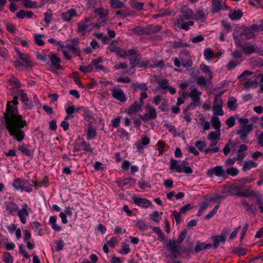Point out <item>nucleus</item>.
<instances>
[{"instance_id":"nucleus-40","label":"nucleus","mask_w":263,"mask_h":263,"mask_svg":"<svg viewBox=\"0 0 263 263\" xmlns=\"http://www.w3.org/2000/svg\"><path fill=\"white\" fill-rule=\"evenodd\" d=\"M158 84L159 87L162 89H166L169 86L168 81L165 79L158 81Z\"/></svg>"},{"instance_id":"nucleus-39","label":"nucleus","mask_w":263,"mask_h":263,"mask_svg":"<svg viewBox=\"0 0 263 263\" xmlns=\"http://www.w3.org/2000/svg\"><path fill=\"white\" fill-rule=\"evenodd\" d=\"M110 6L113 8L120 9L125 7L124 3L119 0H116L110 3Z\"/></svg>"},{"instance_id":"nucleus-11","label":"nucleus","mask_w":263,"mask_h":263,"mask_svg":"<svg viewBox=\"0 0 263 263\" xmlns=\"http://www.w3.org/2000/svg\"><path fill=\"white\" fill-rule=\"evenodd\" d=\"M28 208V206L27 204H24L23 206V208L20 210H18L17 212V215L18 216L21 222L23 224H25L26 222V218L29 216Z\"/></svg>"},{"instance_id":"nucleus-56","label":"nucleus","mask_w":263,"mask_h":263,"mask_svg":"<svg viewBox=\"0 0 263 263\" xmlns=\"http://www.w3.org/2000/svg\"><path fill=\"white\" fill-rule=\"evenodd\" d=\"M34 37L35 43L39 46H42L45 44V42L42 39V35L40 34H35Z\"/></svg>"},{"instance_id":"nucleus-58","label":"nucleus","mask_w":263,"mask_h":263,"mask_svg":"<svg viewBox=\"0 0 263 263\" xmlns=\"http://www.w3.org/2000/svg\"><path fill=\"white\" fill-rule=\"evenodd\" d=\"M135 88L136 89H139L143 91H147L148 90V87L146 84L145 83H137L135 85Z\"/></svg>"},{"instance_id":"nucleus-47","label":"nucleus","mask_w":263,"mask_h":263,"mask_svg":"<svg viewBox=\"0 0 263 263\" xmlns=\"http://www.w3.org/2000/svg\"><path fill=\"white\" fill-rule=\"evenodd\" d=\"M175 12L174 11L169 9H162L160 11L159 17H164L169 15H174Z\"/></svg>"},{"instance_id":"nucleus-51","label":"nucleus","mask_w":263,"mask_h":263,"mask_svg":"<svg viewBox=\"0 0 263 263\" xmlns=\"http://www.w3.org/2000/svg\"><path fill=\"white\" fill-rule=\"evenodd\" d=\"M181 61V65L184 67H189L193 65L191 59H180Z\"/></svg>"},{"instance_id":"nucleus-26","label":"nucleus","mask_w":263,"mask_h":263,"mask_svg":"<svg viewBox=\"0 0 263 263\" xmlns=\"http://www.w3.org/2000/svg\"><path fill=\"white\" fill-rule=\"evenodd\" d=\"M257 163L252 161V160H249L246 161L244 163L243 166L242 167V170L244 172H246L247 171L251 170L252 168H255L257 167Z\"/></svg>"},{"instance_id":"nucleus-38","label":"nucleus","mask_w":263,"mask_h":263,"mask_svg":"<svg viewBox=\"0 0 263 263\" xmlns=\"http://www.w3.org/2000/svg\"><path fill=\"white\" fill-rule=\"evenodd\" d=\"M220 134L217 130L216 132H211L208 136L209 139L212 141H219L220 139Z\"/></svg>"},{"instance_id":"nucleus-28","label":"nucleus","mask_w":263,"mask_h":263,"mask_svg":"<svg viewBox=\"0 0 263 263\" xmlns=\"http://www.w3.org/2000/svg\"><path fill=\"white\" fill-rule=\"evenodd\" d=\"M211 123L212 126L215 128L217 132L220 133V128L221 126V123L219 118L217 117H213L211 120Z\"/></svg>"},{"instance_id":"nucleus-36","label":"nucleus","mask_w":263,"mask_h":263,"mask_svg":"<svg viewBox=\"0 0 263 263\" xmlns=\"http://www.w3.org/2000/svg\"><path fill=\"white\" fill-rule=\"evenodd\" d=\"M146 108L148 110V114H147L152 119H154L157 118V114L156 109L151 106L150 105H146Z\"/></svg>"},{"instance_id":"nucleus-13","label":"nucleus","mask_w":263,"mask_h":263,"mask_svg":"<svg viewBox=\"0 0 263 263\" xmlns=\"http://www.w3.org/2000/svg\"><path fill=\"white\" fill-rule=\"evenodd\" d=\"M61 16L63 21L68 22L73 17L77 16L78 14L75 9H70L66 12L62 13Z\"/></svg>"},{"instance_id":"nucleus-60","label":"nucleus","mask_w":263,"mask_h":263,"mask_svg":"<svg viewBox=\"0 0 263 263\" xmlns=\"http://www.w3.org/2000/svg\"><path fill=\"white\" fill-rule=\"evenodd\" d=\"M240 62H238L237 60H232L229 62L227 65V68L228 70H232L234 69L237 65L240 64Z\"/></svg>"},{"instance_id":"nucleus-27","label":"nucleus","mask_w":263,"mask_h":263,"mask_svg":"<svg viewBox=\"0 0 263 263\" xmlns=\"http://www.w3.org/2000/svg\"><path fill=\"white\" fill-rule=\"evenodd\" d=\"M94 13L99 15L100 18H103L108 15L109 11L107 9H104L102 7H100L95 9Z\"/></svg>"},{"instance_id":"nucleus-1","label":"nucleus","mask_w":263,"mask_h":263,"mask_svg":"<svg viewBox=\"0 0 263 263\" xmlns=\"http://www.w3.org/2000/svg\"><path fill=\"white\" fill-rule=\"evenodd\" d=\"M17 99L18 97L15 96L12 101H8L2 124L13 139L21 142L25 139V133L23 128L27 125V122L18 114Z\"/></svg>"},{"instance_id":"nucleus-33","label":"nucleus","mask_w":263,"mask_h":263,"mask_svg":"<svg viewBox=\"0 0 263 263\" xmlns=\"http://www.w3.org/2000/svg\"><path fill=\"white\" fill-rule=\"evenodd\" d=\"M40 223L37 221L33 222L31 225V228L34 230L35 233L39 236H42L43 235V233L42 230L40 228Z\"/></svg>"},{"instance_id":"nucleus-2","label":"nucleus","mask_w":263,"mask_h":263,"mask_svg":"<svg viewBox=\"0 0 263 263\" xmlns=\"http://www.w3.org/2000/svg\"><path fill=\"white\" fill-rule=\"evenodd\" d=\"M227 195L237 196L239 197H249L254 196V192L250 186L245 184L234 183L230 186L226 191Z\"/></svg>"},{"instance_id":"nucleus-48","label":"nucleus","mask_w":263,"mask_h":263,"mask_svg":"<svg viewBox=\"0 0 263 263\" xmlns=\"http://www.w3.org/2000/svg\"><path fill=\"white\" fill-rule=\"evenodd\" d=\"M200 69L204 73H209L210 79L213 77V73L210 71L209 67L206 65L205 64H201L200 65Z\"/></svg>"},{"instance_id":"nucleus-7","label":"nucleus","mask_w":263,"mask_h":263,"mask_svg":"<svg viewBox=\"0 0 263 263\" xmlns=\"http://www.w3.org/2000/svg\"><path fill=\"white\" fill-rule=\"evenodd\" d=\"M181 14L179 15V18H183L184 20L194 19L195 15L191 9L187 6H183L181 9Z\"/></svg>"},{"instance_id":"nucleus-29","label":"nucleus","mask_w":263,"mask_h":263,"mask_svg":"<svg viewBox=\"0 0 263 263\" xmlns=\"http://www.w3.org/2000/svg\"><path fill=\"white\" fill-rule=\"evenodd\" d=\"M242 49L243 51L248 54H251L253 53L256 52V48L254 45H250L247 46H243Z\"/></svg>"},{"instance_id":"nucleus-35","label":"nucleus","mask_w":263,"mask_h":263,"mask_svg":"<svg viewBox=\"0 0 263 263\" xmlns=\"http://www.w3.org/2000/svg\"><path fill=\"white\" fill-rule=\"evenodd\" d=\"M226 178L228 177V175H231L232 176H236L239 173V170L234 167H230L228 168L226 171Z\"/></svg>"},{"instance_id":"nucleus-22","label":"nucleus","mask_w":263,"mask_h":263,"mask_svg":"<svg viewBox=\"0 0 263 263\" xmlns=\"http://www.w3.org/2000/svg\"><path fill=\"white\" fill-rule=\"evenodd\" d=\"M17 95L21 98V101L25 103L26 106L28 108H31L32 105L27 103L28 98L27 97V94L24 93V91L22 89L17 90Z\"/></svg>"},{"instance_id":"nucleus-23","label":"nucleus","mask_w":263,"mask_h":263,"mask_svg":"<svg viewBox=\"0 0 263 263\" xmlns=\"http://www.w3.org/2000/svg\"><path fill=\"white\" fill-rule=\"evenodd\" d=\"M177 243V242L175 239L173 241L170 239L167 245V249H169L173 254H176L178 251Z\"/></svg>"},{"instance_id":"nucleus-46","label":"nucleus","mask_w":263,"mask_h":263,"mask_svg":"<svg viewBox=\"0 0 263 263\" xmlns=\"http://www.w3.org/2000/svg\"><path fill=\"white\" fill-rule=\"evenodd\" d=\"M52 20V13L50 10H48L44 13V21L46 23L49 24Z\"/></svg>"},{"instance_id":"nucleus-37","label":"nucleus","mask_w":263,"mask_h":263,"mask_svg":"<svg viewBox=\"0 0 263 263\" xmlns=\"http://www.w3.org/2000/svg\"><path fill=\"white\" fill-rule=\"evenodd\" d=\"M222 94V92H221L219 95H216L214 98V104L213 106L214 108H216V107H222V100L221 98V95Z\"/></svg>"},{"instance_id":"nucleus-4","label":"nucleus","mask_w":263,"mask_h":263,"mask_svg":"<svg viewBox=\"0 0 263 263\" xmlns=\"http://www.w3.org/2000/svg\"><path fill=\"white\" fill-rule=\"evenodd\" d=\"M207 175L212 178L214 175L220 178H226V173L221 165L212 167L208 170Z\"/></svg>"},{"instance_id":"nucleus-5","label":"nucleus","mask_w":263,"mask_h":263,"mask_svg":"<svg viewBox=\"0 0 263 263\" xmlns=\"http://www.w3.org/2000/svg\"><path fill=\"white\" fill-rule=\"evenodd\" d=\"M80 43L79 39L78 38H74L68 41V43L66 44V48L67 47L70 50H71L74 54H77L79 56L80 55V49L79 46Z\"/></svg>"},{"instance_id":"nucleus-55","label":"nucleus","mask_w":263,"mask_h":263,"mask_svg":"<svg viewBox=\"0 0 263 263\" xmlns=\"http://www.w3.org/2000/svg\"><path fill=\"white\" fill-rule=\"evenodd\" d=\"M23 2L26 7L30 8L36 7V3L35 2H33L30 0H23Z\"/></svg>"},{"instance_id":"nucleus-32","label":"nucleus","mask_w":263,"mask_h":263,"mask_svg":"<svg viewBox=\"0 0 263 263\" xmlns=\"http://www.w3.org/2000/svg\"><path fill=\"white\" fill-rule=\"evenodd\" d=\"M236 99L233 97H230L227 103L228 107L231 110H234L237 108V105L236 104Z\"/></svg>"},{"instance_id":"nucleus-25","label":"nucleus","mask_w":263,"mask_h":263,"mask_svg":"<svg viewBox=\"0 0 263 263\" xmlns=\"http://www.w3.org/2000/svg\"><path fill=\"white\" fill-rule=\"evenodd\" d=\"M212 11L213 12H218L222 8V5L220 0H212Z\"/></svg>"},{"instance_id":"nucleus-44","label":"nucleus","mask_w":263,"mask_h":263,"mask_svg":"<svg viewBox=\"0 0 263 263\" xmlns=\"http://www.w3.org/2000/svg\"><path fill=\"white\" fill-rule=\"evenodd\" d=\"M80 146L81 148L86 151V152H90L92 153V151L90 148V145L88 143H86L84 141H82L80 142Z\"/></svg>"},{"instance_id":"nucleus-9","label":"nucleus","mask_w":263,"mask_h":263,"mask_svg":"<svg viewBox=\"0 0 263 263\" xmlns=\"http://www.w3.org/2000/svg\"><path fill=\"white\" fill-rule=\"evenodd\" d=\"M111 91L112 97L116 100L121 102H125L126 100L124 92L121 88L115 87Z\"/></svg>"},{"instance_id":"nucleus-3","label":"nucleus","mask_w":263,"mask_h":263,"mask_svg":"<svg viewBox=\"0 0 263 263\" xmlns=\"http://www.w3.org/2000/svg\"><path fill=\"white\" fill-rule=\"evenodd\" d=\"M12 186L16 191L30 193L33 190V184L27 180L21 178L15 179L12 183Z\"/></svg>"},{"instance_id":"nucleus-21","label":"nucleus","mask_w":263,"mask_h":263,"mask_svg":"<svg viewBox=\"0 0 263 263\" xmlns=\"http://www.w3.org/2000/svg\"><path fill=\"white\" fill-rule=\"evenodd\" d=\"M212 239L214 242L212 247L214 249L217 248L220 242L224 243L226 241V237L222 235L214 236L212 237Z\"/></svg>"},{"instance_id":"nucleus-54","label":"nucleus","mask_w":263,"mask_h":263,"mask_svg":"<svg viewBox=\"0 0 263 263\" xmlns=\"http://www.w3.org/2000/svg\"><path fill=\"white\" fill-rule=\"evenodd\" d=\"M179 59H191L189 51L186 49L180 51Z\"/></svg>"},{"instance_id":"nucleus-49","label":"nucleus","mask_w":263,"mask_h":263,"mask_svg":"<svg viewBox=\"0 0 263 263\" xmlns=\"http://www.w3.org/2000/svg\"><path fill=\"white\" fill-rule=\"evenodd\" d=\"M83 116L84 119L88 122L91 123L93 120L92 112L89 110H85L84 112Z\"/></svg>"},{"instance_id":"nucleus-31","label":"nucleus","mask_w":263,"mask_h":263,"mask_svg":"<svg viewBox=\"0 0 263 263\" xmlns=\"http://www.w3.org/2000/svg\"><path fill=\"white\" fill-rule=\"evenodd\" d=\"M102 61L101 58H98L96 59H93L90 62L92 67H95L97 69L103 70L104 67L102 65H100V62Z\"/></svg>"},{"instance_id":"nucleus-24","label":"nucleus","mask_w":263,"mask_h":263,"mask_svg":"<svg viewBox=\"0 0 263 263\" xmlns=\"http://www.w3.org/2000/svg\"><path fill=\"white\" fill-rule=\"evenodd\" d=\"M145 28L146 31V35H149L159 32L161 29V27L159 25H149L145 27Z\"/></svg>"},{"instance_id":"nucleus-50","label":"nucleus","mask_w":263,"mask_h":263,"mask_svg":"<svg viewBox=\"0 0 263 263\" xmlns=\"http://www.w3.org/2000/svg\"><path fill=\"white\" fill-rule=\"evenodd\" d=\"M87 135L89 140L93 139L96 135V129L92 126H89L88 129Z\"/></svg>"},{"instance_id":"nucleus-43","label":"nucleus","mask_w":263,"mask_h":263,"mask_svg":"<svg viewBox=\"0 0 263 263\" xmlns=\"http://www.w3.org/2000/svg\"><path fill=\"white\" fill-rule=\"evenodd\" d=\"M204 56L206 60L209 61L213 57L214 52L210 48H205L204 51Z\"/></svg>"},{"instance_id":"nucleus-53","label":"nucleus","mask_w":263,"mask_h":263,"mask_svg":"<svg viewBox=\"0 0 263 263\" xmlns=\"http://www.w3.org/2000/svg\"><path fill=\"white\" fill-rule=\"evenodd\" d=\"M133 31L139 35H144L146 33V28H142L141 27L137 26L134 28Z\"/></svg>"},{"instance_id":"nucleus-8","label":"nucleus","mask_w":263,"mask_h":263,"mask_svg":"<svg viewBox=\"0 0 263 263\" xmlns=\"http://www.w3.org/2000/svg\"><path fill=\"white\" fill-rule=\"evenodd\" d=\"M17 56L24 62V67L26 68H31L33 66V63L31 60L30 57L27 54L20 52L18 50H16Z\"/></svg>"},{"instance_id":"nucleus-59","label":"nucleus","mask_w":263,"mask_h":263,"mask_svg":"<svg viewBox=\"0 0 263 263\" xmlns=\"http://www.w3.org/2000/svg\"><path fill=\"white\" fill-rule=\"evenodd\" d=\"M187 234V231L186 230H183L181 233L180 234L177 240H176L178 243H181L184 239L185 238Z\"/></svg>"},{"instance_id":"nucleus-20","label":"nucleus","mask_w":263,"mask_h":263,"mask_svg":"<svg viewBox=\"0 0 263 263\" xmlns=\"http://www.w3.org/2000/svg\"><path fill=\"white\" fill-rule=\"evenodd\" d=\"M228 15L232 20L236 21L242 17L243 13L240 9H237L231 11Z\"/></svg>"},{"instance_id":"nucleus-57","label":"nucleus","mask_w":263,"mask_h":263,"mask_svg":"<svg viewBox=\"0 0 263 263\" xmlns=\"http://www.w3.org/2000/svg\"><path fill=\"white\" fill-rule=\"evenodd\" d=\"M219 207V203H218L214 209L205 216L206 219H209L212 218L217 212L218 208Z\"/></svg>"},{"instance_id":"nucleus-15","label":"nucleus","mask_w":263,"mask_h":263,"mask_svg":"<svg viewBox=\"0 0 263 263\" xmlns=\"http://www.w3.org/2000/svg\"><path fill=\"white\" fill-rule=\"evenodd\" d=\"M133 201L135 204L141 206L142 208H146L151 205L150 201L144 198L134 197Z\"/></svg>"},{"instance_id":"nucleus-14","label":"nucleus","mask_w":263,"mask_h":263,"mask_svg":"<svg viewBox=\"0 0 263 263\" xmlns=\"http://www.w3.org/2000/svg\"><path fill=\"white\" fill-rule=\"evenodd\" d=\"M201 95V92L199 91L197 89H193L190 94V97L192 99V102L195 103L196 105H200V96Z\"/></svg>"},{"instance_id":"nucleus-19","label":"nucleus","mask_w":263,"mask_h":263,"mask_svg":"<svg viewBox=\"0 0 263 263\" xmlns=\"http://www.w3.org/2000/svg\"><path fill=\"white\" fill-rule=\"evenodd\" d=\"M212 247V243H206L205 242H200L198 241L195 247L194 251L196 253H198L202 250L211 249Z\"/></svg>"},{"instance_id":"nucleus-34","label":"nucleus","mask_w":263,"mask_h":263,"mask_svg":"<svg viewBox=\"0 0 263 263\" xmlns=\"http://www.w3.org/2000/svg\"><path fill=\"white\" fill-rule=\"evenodd\" d=\"M196 16L195 15V18L196 20H203L206 18V14L204 12L202 8H198L196 10Z\"/></svg>"},{"instance_id":"nucleus-12","label":"nucleus","mask_w":263,"mask_h":263,"mask_svg":"<svg viewBox=\"0 0 263 263\" xmlns=\"http://www.w3.org/2000/svg\"><path fill=\"white\" fill-rule=\"evenodd\" d=\"M5 206L8 214L10 215H15L18 210V205L11 201L6 202Z\"/></svg>"},{"instance_id":"nucleus-18","label":"nucleus","mask_w":263,"mask_h":263,"mask_svg":"<svg viewBox=\"0 0 263 263\" xmlns=\"http://www.w3.org/2000/svg\"><path fill=\"white\" fill-rule=\"evenodd\" d=\"M49 59L52 66L57 69H62V66L60 65L61 59L55 54H52L49 57Z\"/></svg>"},{"instance_id":"nucleus-17","label":"nucleus","mask_w":263,"mask_h":263,"mask_svg":"<svg viewBox=\"0 0 263 263\" xmlns=\"http://www.w3.org/2000/svg\"><path fill=\"white\" fill-rule=\"evenodd\" d=\"M144 104V101H136L129 108L128 114L132 115V112H137L139 110Z\"/></svg>"},{"instance_id":"nucleus-10","label":"nucleus","mask_w":263,"mask_h":263,"mask_svg":"<svg viewBox=\"0 0 263 263\" xmlns=\"http://www.w3.org/2000/svg\"><path fill=\"white\" fill-rule=\"evenodd\" d=\"M90 24V20L85 17L83 18L80 23H78V32L81 33L83 35H84L87 31L89 29V25Z\"/></svg>"},{"instance_id":"nucleus-62","label":"nucleus","mask_w":263,"mask_h":263,"mask_svg":"<svg viewBox=\"0 0 263 263\" xmlns=\"http://www.w3.org/2000/svg\"><path fill=\"white\" fill-rule=\"evenodd\" d=\"M196 84L198 85L206 86L207 85L206 80L203 76H200L196 80Z\"/></svg>"},{"instance_id":"nucleus-61","label":"nucleus","mask_w":263,"mask_h":263,"mask_svg":"<svg viewBox=\"0 0 263 263\" xmlns=\"http://www.w3.org/2000/svg\"><path fill=\"white\" fill-rule=\"evenodd\" d=\"M55 249L57 251H60L61 250L63 249V247L64 246V242L62 240H58L55 242Z\"/></svg>"},{"instance_id":"nucleus-41","label":"nucleus","mask_w":263,"mask_h":263,"mask_svg":"<svg viewBox=\"0 0 263 263\" xmlns=\"http://www.w3.org/2000/svg\"><path fill=\"white\" fill-rule=\"evenodd\" d=\"M242 35H244L246 36V39H250L255 36V34L253 33L251 29L250 28H246L242 32Z\"/></svg>"},{"instance_id":"nucleus-63","label":"nucleus","mask_w":263,"mask_h":263,"mask_svg":"<svg viewBox=\"0 0 263 263\" xmlns=\"http://www.w3.org/2000/svg\"><path fill=\"white\" fill-rule=\"evenodd\" d=\"M232 57L235 59H240V61H242L241 59L243 56L242 53L237 50H235L231 53Z\"/></svg>"},{"instance_id":"nucleus-52","label":"nucleus","mask_w":263,"mask_h":263,"mask_svg":"<svg viewBox=\"0 0 263 263\" xmlns=\"http://www.w3.org/2000/svg\"><path fill=\"white\" fill-rule=\"evenodd\" d=\"M79 69L84 73H88L92 71L93 67H92V65L89 64L86 66H81Z\"/></svg>"},{"instance_id":"nucleus-30","label":"nucleus","mask_w":263,"mask_h":263,"mask_svg":"<svg viewBox=\"0 0 263 263\" xmlns=\"http://www.w3.org/2000/svg\"><path fill=\"white\" fill-rule=\"evenodd\" d=\"M18 149L26 156L31 157L33 155V152L29 150L25 145H20Z\"/></svg>"},{"instance_id":"nucleus-64","label":"nucleus","mask_w":263,"mask_h":263,"mask_svg":"<svg viewBox=\"0 0 263 263\" xmlns=\"http://www.w3.org/2000/svg\"><path fill=\"white\" fill-rule=\"evenodd\" d=\"M226 124L228 128H230L234 126L235 124V119L234 117H229L226 121Z\"/></svg>"},{"instance_id":"nucleus-42","label":"nucleus","mask_w":263,"mask_h":263,"mask_svg":"<svg viewBox=\"0 0 263 263\" xmlns=\"http://www.w3.org/2000/svg\"><path fill=\"white\" fill-rule=\"evenodd\" d=\"M136 227L142 231L146 230L148 229V226L146 224L145 222L141 220L137 221Z\"/></svg>"},{"instance_id":"nucleus-6","label":"nucleus","mask_w":263,"mask_h":263,"mask_svg":"<svg viewBox=\"0 0 263 263\" xmlns=\"http://www.w3.org/2000/svg\"><path fill=\"white\" fill-rule=\"evenodd\" d=\"M252 129L253 124H248L247 127H239V128L236 130V134L239 136V138L242 141L246 142L248 135Z\"/></svg>"},{"instance_id":"nucleus-16","label":"nucleus","mask_w":263,"mask_h":263,"mask_svg":"<svg viewBox=\"0 0 263 263\" xmlns=\"http://www.w3.org/2000/svg\"><path fill=\"white\" fill-rule=\"evenodd\" d=\"M183 21L184 20L183 18H178L175 24L177 25L179 28L185 30H187L189 29L190 26H193L194 25V22L193 21H189L186 23H183Z\"/></svg>"},{"instance_id":"nucleus-45","label":"nucleus","mask_w":263,"mask_h":263,"mask_svg":"<svg viewBox=\"0 0 263 263\" xmlns=\"http://www.w3.org/2000/svg\"><path fill=\"white\" fill-rule=\"evenodd\" d=\"M3 260L5 263H13L12 257L11 254L7 252H5L3 253Z\"/></svg>"}]
</instances>
